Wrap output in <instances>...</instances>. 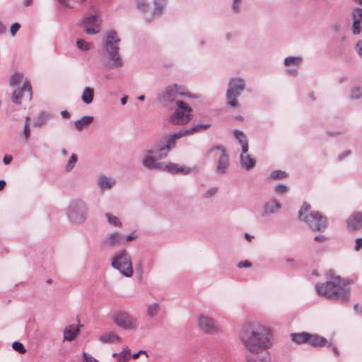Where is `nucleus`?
<instances>
[{"instance_id": "nucleus-13", "label": "nucleus", "mask_w": 362, "mask_h": 362, "mask_svg": "<svg viewBox=\"0 0 362 362\" xmlns=\"http://www.w3.org/2000/svg\"><path fill=\"white\" fill-rule=\"evenodd\" d=\"M25 93H28V99L32 98V87L30 83L25 81L22 88L15 90L12 93L11 100L15 104L19 105L21 103V100L24 96Z\"/></svg>"}, {"instance_id": "nucleus-39", "label": "nucleus", "mask_w": 362, "mask_h": 362, "mask_svg": "<svg viewBox=\"0 0 362 362\" xmlns=\"http://www.w3.org/2000/svg\"><path fill=\"white\" fill-rule=\"evenodd\" d=\"M361 96H362V90L361 88H354L352 89L351 94H350V98L351 99H354V100L358 99Z\"/></svg>"}, {"instance_id": "nucleus-51", "label": "nucleus", "mask_w": 362, "mask_h": 362, "mask_svg": "<svg viewBox=\"0 0 362 362\" xmlns=\"http://www.w3.org/2000/svg\"><path fill=\"white\" fill-rule=\"evenodd\" d=\"M11 160H12V156H11L9 155L4 156V163L6 165L9 164L11 162Z\"/></svg>"}, {"instance_id": "nucleus-57", "label": "nucleus", "mask_w": 362, "mask_h": 362, "mask_svg": "<svg viewBox=\"0 0 362 362\" xmlns=\"http://www.w3.org/2000/svg\"><path fill=\"white\" fill-rule=\"evenodd\" d=\"M163 11V6H158L156 8L154 13H160Z\"/></svg>"}, {"instance_id": "nucleus-60", "label": "nucleus", "mask_w": 362, "mask_h": 362, "mask_svg": "<svg viewBox=\"0 0 362 362\" xmlns=\"http://www.w3.org/2000/svg\"><path fill=\"white\" fill-rule=\"evenodd\" d=\"M33 0H24V5L25 6H29L32 4Z\"/></svg>"}, {"instance_id": "nucleus-12", "label": "nucleus", "mask_w": 362, "mask_h": 362, "mask_svg": "<svg viewBox=\"0 0 362 362\" xmlns=\"http://www.w3.org/2000/svg\"><path fill=\"white\" fill-rule=\"evenodd\" d=\"M100 21L95 16H85L82 21L83 31L88 34H96L100 31Z\"/></svg>"}, {"instance_id": "nucleus-37", "label": "nucleus", "mask_w": 362, "mask_h": 362, "mask_svg": "<svg viewBox=\"0 0 362 362\" xmlns=\"http://www.w3.org/2000/svg\"><path fill=\"white\" fill-rule=\"evenodd\" d=\"M159 305L157 303H153L148 306L147 313L149 316L153 317L157 314L159 310Z\"/></svg>"}, {"instance_id": "nucleus-52", "label": "nucleus", "mask_w": 362, "mask_h": 362, "mask_svg": "<svg viewBox=\"0 0 362 362\" xmlns=\"http://www.w3.org/2000/svg\"><path fill=\"white\" fill-rule=\"evenodd\" d=\"M58 1L59 2V4L64 6V7H67V8H69L70 6H69V0H58Z\"/></svg>"}, {"instance_id": "nucleus-19", "label": "nucleus", "mask_w": 362, "mask_h": 362, "mask_svg": "<svg viewBox=\"0 0 362 362\" xmlns=\"http://www.w3.org/2000/svg\"><path fill=\"white\" fill-rule=\"evenodd\" d=\"M308 344L315 347H322L327 344V340L317 334H309L308 337Z\"/></svg>"}, {"instance_id": "nucleus-24", "label": "nucleus", "mask_w": 362, "mask_h": 362, "mask_svg": "<svg viewBox=\"0 0 362 362\" xmlns=\"http://www.w3.org/2000/svg\"><path fill=\"white\" fill-rule=\"evenodd\" d=\"M93 120L91 116H84L74 122L76 129L78 131L82 130L86 126L90 124Z\"/></svg>"}, {"instance_id": "nucleus-16", "label": "nucleus", "mask_w": 362, "mask_h": 362, "mask_svg": "<svg viewBox=\"0 0 362 362\" xmlns=\"http://www.w3.org/2000/svg\"><path fill=\"white\" fill-rule=\"evenodd\" d=\"M347 226L350 230H356L362 228V213H354L347 220Z\"/></svg>"}, {"instance_id": "nucleus-27", "label": "nucleus", "mask_w": 362, "mask_h": 362, "mask_svg": "<svg viewBox=\"0 0 362 362\" xmlns=\"http://www.w3.org/2000/svg\"><path fill=\"white\" fill-rule=\"evenodd\" d=\"M131 356V350L127 347H123L122 351L118 354V362H127Z\"/></svg>"}, {"instance_id": "nucleus-35", "label": "nucleus", "mask_w": 362, "mask_h": 362, "mask_svg": "<svg viewBox=\"0 0 362 362\" xmlns=\"http://www.w3.org/2000/svg\"><path fill=\"white\" fill-rule=\"evenodd\" d=\"M302 59L298 57H288L285 59L284 63L286 66L292 64L298 66L301 62Z\"/></svg>"}, {"instance_id": "nucleus-5", "label": "nucleus", "mask_w": 362, "mask_h": 362, "mask_svg": "<svg viewBox=\"0 0 362 362\" xmlns=\"http://www.w3.org/2000/svg\"><path fill=\"white\" fill-rule=\"evenodd\" d=\"M210 124H197L190 129L180 131L176 134L172 135L168 140L167 144H159L156 146V151H163L165 150L169 151L171 148L174 147L176 144V140L188 135L193 134L196 132H199L208 129Z\"/></svg>"}, {"instance_id": "nucleus-48", "label": "nucleus", "mask_w": 362, "mask_h": 362, "mask_svg": "<svg viewBox=\"0 0 362 362\" xmlns=\"http://www.w3.org/2000/svg\"><path fill=\"white\" fill-rule=\"evenodd\" d=\"M356 49L358 54L362 57V41H360L357 43Z\"/></svg>"}, {"instance_id": "nucleus-45", "label": "nucleus", "mask_w": 362, "mask_h": 362, "mask_svg": "<svg viewBox=\"0 0 362 362\" xmlns=\"http://www.w3.org/2000/svg\"><path fill=\"white\" fill-rule=\"evenodd\" d=\"M252 264L250 262L245 260L243 261L238 263V267L242 268V267H251Z\"/></svg>"}, {"instance_id": "nucleus-38", "label": "nucleus", "mask_w": 362, "mask_h": 362, "mask_svg": "<svg viewBox=\"0 0 362 362\" xmlns=\"http://www.w3.org/2000/svg\"><path fill=\"white\" fill-rule=\"evenodd\" d=\"M77 161V156L75 154H72L66 165V169L67 171H70L73 169L74 165Z\"/></svg>"}, {"instance_id": "nucleus-22", "label": "nucleus", "mask_w": 362, "mask_h": 362, "mask_svg": "<svg viewBox=\"0 0 362 362\" xmlns=\"http://www.w3.org/2000/svg\"><path fill=\"white\" fill-rule=\"evenodd\" d=\"M234 136L236 138V139L239 141V143L241 144L242 151H243V153H247L248 151V145L245 135L241 131L235 130Z\"/></svg>"}, {"instance_id": "nucleus-21", "label": "nucleus", "mask_w": 362, "mask_h": 362, "mask_svg": "<svg viewBox=\"0 0 362 362\" xmlns=\"http://www.w3.org/2000/svg\"><path fill=\"white\" fill-rule=\"evenodd\" d=\"M240 161L242 166L247 170L254 168L256 163V161L253 158L247 153H243V151H242Z\"/></svg>"}, {"instance_id": "nucleus-40", "label": "nucleus", "mask_w": 362, "mask_h": 362, "mask_svg": "<svg viewBox=\"0 0 362 362\" xmlns=\"http://www.w3.org/2000/svg\"><path fill=\"white\" fill-rule=\"evenodd\" d=\"M12 347L13 348L14 350L18 351L21 354H24L26 351L23 345L21 342H13L12 344Z\"/></svg>"}, {"instance_id": "nucleus-9", "label": "nucleus", "mask_w": 362, "mask_h": 362, "mask_svg": "<svg viewBox=\"0 0 362 362\" xmlns=\"http://www.w3.org/2000/svg\"><path fill=\"white\" fill-rule=\"evenodd\" d=\"M180 95L191 96L184 86L174 84L165 89L160 96V100L165 103L177 102L178 100L177 98Z\"/></svg>"}, {"instance_id": "nucleus-58", "label": "nucleus", "mask_w": 362, "mask_h": 362, "mask_svg": "<svg viewBox=\"0 0 362 362\" xmlns=\"http://www.w3.org/2000/svg\"><path fill=\"white\" fill-rule=\"evenodd\" d=\"M216 192V189H210L209 191L207 192V195L206 197H210V196H212L213 194H214Z\"/></svg>"}, {"instance_id": "nucleus-2", "label": "nucleus", "mask_w": 362, "mask_h": 362, "mask_svg": "<svg viewBox=\"0 0 362 362\" xmlns=\"http://www.w3.org/2000/svg\"><path fill=\"white\" fill-rule=\"evenodd\" d=\"M317 291L327 298L347 300L350 297V288L341 282L339 276H334L326 283L317 285Z\"/></svg>"}, {"instance_id": "nucleus-36", "label": "nucleus", "mask_w": 362, "mask_h": 362, "mask_svg": "<svg viewBox=\"0 0 362 362\" xmlns=\"http://www.w3.org/2000/svg\"><path fill=\"white\" fill-rule=\"evenodd\" d=\"M105 216L107 218L110 224L118 227H120L122 226L121 222L119 221L117 216H115L109 213L106 214Z\"/></svg>"}, {"instance_id": "nucleus-23", "label": "nucleus", "mask_w": 362, "mask_h": 362, "mask_svg": "<svg viewBox=\"0 0 362 362\" xmlns=\"http://www.w3.org/2000/svg\"><path fill=\"white\" fill-rule=\"evenodd\" d=\"M78 332L79 329L74 325L66 327L64 332V339L69 341L74 339Z\"/></svg>"}, {"instance_id": "nucleus-1", "label": "nucleus", "mask_w": 362, "mask_h": 362, "mask_svg": "<svg viewBox=\"0 0 362 362\" xmlns=\"http://www.w3.org/2000/svg\"><path fill=\"white\" fill-rule=\"evenodd\" d=\"M240 337L245 349L253 354L269 350L274 344L272 331L263 325L245 327Z\"/></svg>"}, {"instance_id": "nucleus-34", "label": "nucleus", "mask_w": 362, "mask_h": 362, "mask_svg": "<svg viewBox=\"0 0 362 362\" xmlns=\"http://www.w3.org/2000/svg\"><path fill=\"white\" fill-rule=\"evenodd\" d=\"M23 79V75L21 73H15L10 79V85L15 86L19 84Z\"/></svg>"}, {"instance_id": "nucleus-33", "label": "nucleus", "mask_w": 362, "mask_h": 362, "mask_svg": "<svg viewBox=\"0 0 362 362\" xmlns=\"http://www.w3.org/2000/svg\"><path fill=\"white\" fill-rule=\"evenodd\" d=\"M288 176L287 173L285 171L282 170H274L269 177L271 180H282L286 178Z\"/></svg>"}, {"instance_id": "nucleus-18", "label": "nucleus", "mask_w": 362, "mask_h": 362, "mask_svg": "<svg viewBox=\"0 0 362 362\" xmlns=\"http://www.w3.org/2000/svg\"><path fill=\"white\" fill-rule=\"evenodd\" d=\"M152 151H148V154L145 156L143 159V165L151 169H163V164L156 163L154 158L151 155Z\"/></svg>"}, {"instance_id": "nucleus-62", "label": "nucleus", "mask_w": 362, "mask_h": 362, "mask_svg": "<svg viewBox=\"0 0 362 362\" xmlns=\"http://www.w3.org/2000/svg\"><path fill=\"white\" fill-rule=\"evenodd\" d=\"M127 96L123 97V98H122V99H121V103H122V105H125V104H126V103H127Z\"/></svg>"}, {"instance_id": "nucleus-6", "label": "nucleus", "mask_w": 362, "mask_h": 362, "mask_svg": "<svg viewBox=\"0 0 362 362\" xmlns=\"http://www.w3.org/2000/svg\"><path fill=\"white\" fill-rule=\"evenodd\" d=\"M112 265L127 277H130L133 274L131 259L125 250L121 251L115 256Z\"/></svg>"}, {"instance_id": "nucleus-56", "label": "nucleus", "mask_w": 362, "mask_h": 362, "mask_svg": "<svg viewBox=\"0 0 362 362\" xmlns=\"http://www.w3.org/2000/svg\"><path fill=\"white\" fill-rule=\"evenodd\" d=\"M136 238V236L134 235V233L130 234L127 237V241L130 242Z\"/></svg>"}, {"instance_id": "nucleus-47", "label": "nucleus", "mask_w": 362, "mask_h": 362, "mask_svg": "<svg viewBox=\"0 0 362 362\" xmlns=\"http://www.w3.org/2000/svg\"><path fill=\"white\" fill-rule=\"evenodd\" d=\"M362 248V238H357L356 240L355 250L358 251Z\"/></svg>"}, {"instance_id": "nucleus-20", "label": "nucleus", "mask_w": 362, "mask_h": 362, "mask_svg": "<svg viewBox=\"0 0 362 362\" xmlns=\"http://www.w3.org/2000/svg\"><path fill=\"white\" fill-rule=\"evenodd\" d=\"M165 170H168L170 173H183V174H188L190 172V170L189 168H187L185 167L180 166L177 164L170 163L168 165H163V169Z\"/></svg>"}, {"instance_id": "nucleus-53", "label": "nucleus", "mask_w": 362, "mask_h": 362, "mask_svg": "<svg viewBox=\"0 0 362 362\" xmlns=\"http://www.w3.org/2000/svg\"><path fill=\"white\" fill-rule=\"evenodd\" d=\"M325 240H326V238L324 235H319V236H316L315 238V240L317 241V242H322V241H325Z\"/></svg>"}, {"instance_id": "nucleus-15", "label": "nucleus", "mask_w": 362, "mask_h": 362, "mask_svg": "<svg viewBox=\"0 0 362 362\" xmlns=\"http://www.w3.org/2000/svg\"><path fill=\"white\" fill-rule=\"evenodd\" d=\"M98 340L103 344L122 342V338L114 331L105 332L98 335Z\"/></svg>"}, {"instance_id": "nucleus-4", "label": "nucleus", "mask_w": 362, "mask_h": 362, "mask_svg": "<svg viewBox=\"0 0 362 362\" xmlns=\"http://www.w3.org/2000/svg\"><path fill=\"white\" fill-rule=\"evenodd\" d=\"M177 108L170 117V122L176 125H185L193 118L192 109L187 103L177 100Z\"/></svg>"}, {"instance_id": "nucleus-8", "label": "nucleus", "mask_w": 362, "mask_h": 362, "mask_svg": "<svg viewBox=\"0 0 362 362\" xmlns=\"http://www.w3.org/2000/svg\"><path fill=\"white\" fill-rule=\"evenodd\" d=\"M119 42L116 32L112 30L108 33L106 40V49L110 54L111 60L114 66H119L122 64V60L119 58L117 51L119 49L117 42Z\"/></svg>"}, {"instance_id": "nucleus-29", "label": "nucleus", "mask_w": 362, "mask_h": 362, "mask_svg": "<svg viewBox=\"0 0 362 362\" xmlns=\"http://www.w3.org/2000/svg\"><path fill=\"white\" fill-rule=\"evenodd\" d=\"M121 236L119 233H115L107 235L106 243L110 245H114L119 243Z\"/></svg>"}, {"instance_id": "nucleus-43", "label": "nucleus", "mask_w": 362, "mask_h": 362, "mask_svg": "<svg viewBox=\"0 0 362 362\" xmlns=\"http://www.w3.org/2000/svg\"><path fill=\"white\" fill-rule=\"evenodd\" d=\"M288 190V187L284 185H279L275 187V191L278 194H282Z\"/></svg>"}, {"instance_id": "nucleus-3", "label": "nucleus", "mask_w": 362, "mask_h": 362, "mask_svg": "<svg viewBox=\"0 0 362 362\" xmlns=\"http://www.w3.org/2000/svg\"><path fill=\"white\" fill-rule=\"evenodd\" d=\"M310 206L304 203L299 211V218L305 221L313 230H322L327 226V219L318 211L310 212Z\"/></svg>"}, {"instance_id": "nucleus-63", "label": "nucleus", "mask_w": 362, "mask_h": 362, "mask_svg": "<svg viewBox=\"0 0 362 362\" xmlns=\"http://www.w3.org/2000/svg\"><path fill=\"white\" fill-rule=\"evenodd\" d=\"M30 117H25V125H28V127L30 126Z\"/></svg>"}, {"instance_id": "nucleus-54", "label": "nucleus", "mask_w": 362, "mask_h": 362, "mask_svg": "<svg viewBox=\"0 0 362 362\" xmlns=\"http://www.w3.org/2000/svg\"><path fill=\"white\" fill-rule=\"evenodd\" d=\"M61 115L64 118H69L70 117V113L67 110H63L61 112Z\"/></svg>"}, {"instance_id": "nucleus-42", "label": "nucleus", "mask_w": 362, "mask_h": 362, "mask_svg": "<svg viewBox=\"0 0 362 362\" xmlns=\"http://www.w3.org/2000/svg\"><path fill=\"white\" fill-rule=\"evenodd\" d=\"M20 28H21V25L18 23H14L13 24H12L11 26V28H10L11 35L12 36H14L16 35V33L18 31Z\"/></svg>"}, {"instance_id": "nucleus-44", "label": "nucleus", "mask_w": 362, "mask_h": 362, "mask_svg": "<svg viewBox=\"0 0 362 362\" xmlns=\"http://www.w3.org/2000/svg\"><path fill=\"white\" fill-rule=\"evenodd\" d=\"M327 346H328L332 348V351H333V353L334 354L335 356H339V351L338 349L332 342H328L327 341Z\"/></svg>"}, {"instance_id": "nucleus-59", "label": "nucleus", "mask_w": 362, "mask_h": 362, "mask_svg": "<svg viewBox=\"0 0 362 362\" xmlns=\"http://www.w3.org/2000/svg\"><path fill=\"white\" fill-rule=\"evenodd\" d=\"M6 186V182L4 180H0V191L3 190Z\"/></svg>"}, {"instance_id": "nucleus-49", "label": "nucleus", "mask_w": 362, "mask_h": 362, "mask_svg": "<svg viewBox=\"0 0 362 362\" xmlns=\"http://www.w3.org/2000/svg\"><path fill=\"white\" fill-rule=\"evenodd\" d=\"M83 356L86 362H98L95 358L88 356L86 353L83 354Z\"/></svg>"}, {"instance_id": "nucleus-46", "label": "nucleus", "mask_w": 362, "mask_h": 362, "mask_svg": "<svg viewBox=\"0 0 362 362\" xmlns=\"http://www.w3.org/2000/svg\"><path fill=\"white\" fill-rule=\"evenodd\" d=\"M23 135L26 140L28 139V138L30 135V127H28V125L24 126Z\"/></svg>"}, {"instance_id": "nucleus-30", "label": "nucleus", "mask_w": 362, "mask_h": 362, "mask_svg": "<svg viewBox=\"0 0 362 362\" xmlns=\"http://www.w3.org/2000/svg\"><path fill=\"white\" fill-rule=\"evenodd\" d=\"M114 183H115L114 180H112L110 178H107L106 177H102L100 178V180H99V185H100V187L102 188V189L111 188L112 187V185H114Z\"/></svg>"}, {"instance_id": "nucleus-7", "label": "nucleus", "mask_w": 362, "mask_h": 362, "mask_svg": "<svg viewBox=\"0 0 362 362\" xmlns=\"http://www.w3.org/2000/svg\"><path fill=\"white\" fill-rule=\"evenodd\" d=\"M245 88V83L240 78H233L230 81L228 89L226 93L228 104L231 107H237L238 103L237 98L240 95L241 91Z\"/></svg>"}, {"instance_id": "nucleus-32", "label": "nucleus", "mask_w": 362, "mask_h": 362, "mask_svg": "<svg viewBox=\"0 0 362 362\" xmlns=\"http://www.w3.org/2000/svg\"><path fill=\"white\" fill-rule=\"evenodd\" d=\"M77 47L83 51L90 50L93 47V45L90 42H86L83 40H78L76 41Z\"/></svg>"}, {"instance_id": "nucleus-31", "label": "nucleus", "mask_w": 362, "mask_h": 362, "mask_svg": "<svg viewBox=\"0 0 362 362\" xmlns=\"http://www.w3.org/2000/svg\"><path fill=\"white\" fill-rule=\"evenodd\" d=\"M247 362H271V356L268 354L262 356H252L248 358Z\"/></svg>"}, {"instance_id": "nucleus-25", "label": "nucleus", "mask_w": 362, "mask_h": 362, "mask_svg": "<svg viewBox=\"0 0 362 362\" xmlns=\"http://www.w3.org/2000/svg\"><path fill=\"white\" fill-rule=\"evenodd\" d=\"M292 340L296 344H303L308 342V337H309V333L307 332H301V333H293L291 334Z\"/></svg>"}, {"instance_id": "nucleus-50", "label": "nucleus", "mask_w": 362, "mask_h": 362, "mask_svg": "<svg viewBox=\"0 0 362 362\" xmlns=\"http://www.w3.org/2000/svg\"><path fill=\"white\" fill-rule=\"evenodd\" d=\"M241 0H234L233 8V10L236 12L239 11V4L240 3Z\"/></svg>"}, {"instance_id": "nucleus-28", "label": "nucleus", "mask_w": 362, "mask_h": 362, "mask_svg": "<svg viewBox=\"0 0 362 362\" xmlns=\"http://www.w3.org/2000/svg\"><path fill=\"white\" fill-rule=\"evenodd\" d=\"M280 208V204L276 201H272L266 204L264 211L267 214H272L278 211Z\"/></svg>"}, {"instance_id": "nucleus-61", "label": "nucleus", "mask_w": 362, "mask_h": 362, "mask_svg": "<svg viewBox=\"0 0 362 362\" xmlns=\"http://www.w3.org/2000/svg\"><path fill=\"white\" fill-rule=\"evenodd\" d=\"M245 238H246L248 241H250H250L252 240V239L253 238V237H252V236H251L250 235H249L248 233H245Z\"/></svg>"}, {"instance_id": "nucleus-14", "label": "nucleus", "mask_w": 362, "mask_h": 362, "mask_svg": "<svg viewBox=\"0 0 362 362\" xmlns=\"http://www.w3.org/2000/svg\"><path fill=\"white\" fill-rule=\"evenodd\" d=\"M211 153L219 158L218 170L219 173H223L228 166V158L225 150L221 147H216L211 149Z\"/></svg>"}, {"instance_id": "nucleus-64", "label": "nucleus", "mask_w": 362, "mask_h": 362, "mask_svg": "<svg viewBox=\"0 0 362 362\" xmlns=\"http://www.w3.org/2000/svg\"><path fill=\"white\" fill-rule=\"evenodd\" d=\"M139 357V354L138 353H135L132 355V358L133 359H137Z\"/></svg>"}, {"instance_id": "nucleus-10", "label": "nucleus", "mask_w": 362, "mask_h": 362, "mask_svg": "<svg viewBox=\"0 0 362 362\" xmlns=\"http://www.w3.org/2000/svg\"><path fill=\"white\" fill-rule=\"evenodd\" d=\"M198 327L199 329L206 334H214L221 330L220 327L210 317L202 315L198 319Z\"/></svg>"}, {"instance_id": "nucleus-41", "label": "nucleus", "mask_w": 362, "mask_h": 362, "mask_svg": "<svg viewBox=\"0 0 362 362\" xmlns=\"http://www.w3.org/2000/svg\"><path fill=\"white\" fill-rule=\"evenodd\" d=\"M136 7L141 11H146L148 5L144 0H135Z\"/></svg>"}, {"instance_id": "nucleus-11", "label": "nucleus", "mask_w": 362, "mask_h": 362, "mask_svg": "<svg viewBox=\"0 0 362 362\" xmlns=\"http://www.w3.org/2000/svg\"><path fill=\"white\" fill-rule=\"evenodd\" d=\"M113 322L126 329H131L136 327V320L131 317L127 313L117 312L113 315Z\"/></svg>"}, {"instance_id": "nucleus-17", "label": "nucleus", "mask_w": 362, "mask_h": 362, "mask_svg": "<svg viewBox=\"0 0 362 362\" xmlns=\"http://www.w3.org/2000/svg\"><path fill=\"white\" fill-rule=\"evenodd\" d=\"M353 33L358 35L361 33V23L362 21V9L356 8L354 10L353 14Z\"/></svg>"}, {"instance_id": "nucleus-55", "label": "nucleus", "mask_w": 362, "mask_h": 362, "mask_svg": "<svg viewBox=\"0 0 362 362\" xmlns=\"http://www.w3.org/2000/svg\"><path fill=\"white\" fill-rule=\"evenodd\" d=\"M6 28L4 26V25L0 22V34H3L6 32Z\"/></svg>"}, {"instance_id": "nucleus-26", "label": "nucleus", "mask_w": 362, "mask_h": 362, "mask_svg": "<svg viewBox=\"0 0 362 362\" xmlns=\"http://www.w3.org/2000/svg\"><path fill=\"white\" fill-rule=\"evenodd\" d=\"M94 97V90L93 88L86 87L83 90V94H82V100L86 104H90L92 103Z\"/></svg>"}]
</instances>
